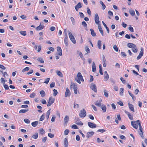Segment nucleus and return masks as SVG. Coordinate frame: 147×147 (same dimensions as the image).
<instances>
[{
	"label": "nucleus",
	"mask_w": 147,
	"mask_h": 147,
	"mask_svg": "<svg viewBox=\"0 0 147 147\" xmlns=\"http://www.w3.org/2000/svg\"><path fill=\"white\" fill-rule=\"evenodd\" d=\"M76 81L79 84H81L80 80L82 82H84V80L83 77L80 72H78L77 74V78H75Z\"/></svg>",
	"instance_id": "f257e3e1"
},
{
	"label": "nucleus",
	"mask_w": 147,
	"mask_h": 147,
	"mask_svg": "<svg viewBox=\"0 0 147 147\" xmlns=\"http://www.w3.org/2000/svg\"><path fill=\"white\" fill-rule=\"evenodd\" d=\"M68 32L70 40L74 44H76V41L74 36L69 31Z\"/></svg>",
	"instance_id": "f03ea898"
},
{
	"label": "nucleus",
	"mask_w": 147,
	"mask_h": 147,
	"mask_svg": "<svg viewBox=\"0 0 147 147\" xmlns=\"http://www.w3.org/2000/svg\"><path fill=\"white\" fill-rule=\"evenodd\" d=\"M86 114V112L84 109L81 110L80 112L79 115L80 117H85Z\"/></svg>",
	"instance_id": "7ed1b4c3"
},
{
	"label": "nucleus",
	"mask_w": 147,
	"mask_h": 147,
	"mask_svg": "<svg viewBox=\"0 0 147 147\" xmlns=\"http://www.w3.org/2000/svg\"><path fill=\"white\" fill-rule=\"evenodd\" d=\"M55 101V99L53 98L52 96L50 97L49 100V102H48L47 105V107H49L52 104H53Z\"/></svg>",
	"instance_id": "20e7f679"
},
{
	"label": "nucleus",
	"mask_w": 147,
	"mask_h": 147,
	"mask_svg": "<svg viewBox=\"0 0 147 147\" xmlns=\"http://www.w3.org/2000/svg\"><path fill=\"white\" fill-rule=\"evenodd\" d=\"M131 125L132 126L136 129H137L138 128V122H137V121H131Z\"/></svg>",
	"instance_id": "39448f33"
},
{
	"label": "nucleus",
	"mask_w": 147,
	"mask_h": 147,
	"mask_svg": "<svg viewBox=\"0 0 147 147\" xmlns=\"http://www.w3.org/2000/svg\"><path fill=\"white\" fill-rule=\"evenodd\" d=\"M140 51L139 54V55L137 57V60H139L142 57L143 55V51H144V49L142 47L140 49Z\"/></svg>",
	"instance_id": "423d86ee"
},
{
	"label": "nucleus",
	"mask_w": 147,
	"mask_h": 147,
	"mask_svg": "<svg viewBox=\"0 0 147 147\" xmlns=\"http://www.w3.org/2000/svg\"><path fill=\"white\" fill-rule=\"evenodd\" d=\"M71 88H73L75 94H77V93L78 88L77 86L75 85V84H72L71 85Z\"/></svg>",
	"instance_id": "0eeeda50"
},
{
	"label": "nucleus",
	"mask_w": 147,
	"mask_h": 147,
	"mask_svg": "<svg viewBox=\"0 0 147 147\" xmlns=\"http://www.w3.org/2000/svg\"><path fill=\"white\" fill-rule=\"evenodd\" d=\"M99 18L98 14L97 13H96L95 16L94 20L95 23L96 24L98 25H99V23L100 21H99Z\"/></svg>",
	"instance_id": "6e6552de"
},
{
	"label": "nucleus",
	"mask_w": 147,
	"mask_h": 147,
	"mask_svg": "<svg viewBox=\"0 0 147 147\" xmlns=\"http://www.w3.org/2000/svg\"><path fill=\"white\" fill-rule=\"evenodd\" d=\"M90 88L95 92H97L96 87V85L94 84L93 83H92L91 84V86Z\"/></svg>",
	"instance_id": "1a4fd4ad"
},
{
	"label": "nucleus",
	"mask_w": 147,
	"mask_h": 147,
	"mask_svg": "<svg viewBox=\"0 0 147 147\" xmlns=\"http://www.w3.org/2000/svg\"><path fill=\"white\" fill-rule=\"evenodd\" d=\"M88 124L89 127L91 128H95L96 126V124L90 122H88Z\"/></svg>",
	"instance_id": "9d476101"
},
{
	"label": "nucleus",
	"mask_w": 147,
	"mask_h": 147,
	"mask_svg": "<svg viewBox=\"0 0 147 147\" xmlns=\"http://www.w3.org/2000/svg\"><path fill=\"white\" fill-rule=\"evenodd\" d=\"M42 22L40 23V24L39 26H37L36 28V30L38 31L41 30H42L43 29L44 26H43L41 25Z\"/></svg>",
	"instance_id": "9b49d317"
},
{
	"label": "nucleus",
	"mask_w": 147,
	"mask_h": 147,
	"mask_svg": "<svg viewBox=\"0 0 147 147\" xmlns=\"http://www.w3.org/2000/svg\"><path fill=\"white\" fill-rule=\"evenodd\" d=\"M82 6L81 5V3L80 2L78 3V4L75 6V8L76 11H78V9L80 8H81Z\"/></svg>",
	"instance_id": "f8f14e48"
},
{
	"label": "nucleus",
	"mask_w": 147,
	"mask_h": 147,
	"mask_svg": "<svg viewBox=\"0 0 147 147\" xmlns=\"http://www.w3.org/2000/svg\"><path fill=\"white\" fill-rule=\"evenodd\" d=\"M69 120V117L67 115H66L64 118V124L65 125H66L68 123Z\"/></svg>",
	"instance_id": "ddd939ff"
},
{
	"label": "nucleus",
	"mask_w": 147,
	"mask_h": 147,
	"mask_svg": "<svg viewBox=\"0 0 147 147\" xmlns=\"http://www.w3.org/2000/svg\"><path fill=\"white\" fill-rule=\"evenodd\" d=\"M70 95V92L68 88L66 89V91L65 93V97H67L69 96Z\"/></svg>",
	"instance_id": "4468645a"
},
{
	"label": "nucleus",
	"mask_w": 147,
	"mask_h": 147,
	"mask_svg": "<svg viewBox=\"0 0 147 147\" xmlns=\"http://www.w3.org/2000/svg\"><path fill=\"white\" fill-rule=\"evenodd\" d=\"M102 101V100L101 99L99 100H97L94 103L95 105L98 106V107H100L101 106V102Z\"/></svg>",
	"instance_id": "2eb2a0df"
},
{
	"label": "nucleus",
	"mask_w": 147,
	"mask_h": 147,
	"mask_svg": "<svg viewBox=\"0 0 147 147\" xmlns=\"http://www.w3.org/2000/svg\"><path fill=\"white\" fill-rule=\"evenodd\" d=\"M94 134V132L92 131L88 132L86 134V137L87 138L91 137Z\"/></svg>",
	"instance_id": "dca6fc26"
},
{
	"label": "nucleus",
	"mask_w": 147,
	"mask_h": 147,
	"mask_svg": "<svg viewBox=\"0 0 147 147\" xmlns=\"http://www.w3.org/2000/svg\"><path fill=\"white\" fill-rule=\"evenodd\" d=\"M57 51L58 54L60 56H61L62 55V50L61 48L59 47H57Z\"/></svg>",
	"instance_id": "f3484780"
},
{
	"label": "nucleus",
	"mask_w": 147,
	"mask_h": 147,
	"mask_svg": "<svg viewBox=\"0 0 147 147\" xmlns=\"http://www.w3.org/2000/svg\"><path fill=\"white\" fill-rule=\"evenodd\" d=\"M63 145L64 147H68L67 139L66 138L64 139L63 141Z\"/></svg>",
	"instance_id": "a211bd4d"
},
{
	"label": "nucleus",
	"mask_w": 147,
	"mask_h": 147,
	"mask_svg": "<svg viewBox=\"0 0 147 147\" xmlns=\"http://www.w3.org/2000/svg\"><path fill=\"white\" fill-rule=\"evenodd\" d=\"M129 107V109L131 110V111L134 112V106L132 104L129 103L128 104Z\"/></svg>",
	"instance_id": "6ab92c4d"
},
{
	"label": "nucleus",
	"mask_w": 147,
	"mask_h": 147,
	"mask_svg": "<svg viewBox=\"0 0 147 147\" xmlns=\"http://www.w3.org/2000/svg\"><path fill=\"white\" fill-rule=\"evenodd\" d=\"M125 113L128 116L130 119L131 120L133 119V116L131 115L130 113L129 112L126 111H125Z\"/></svg>",
	"instance_id": "aec40b11"
},
{
	"label": "nucleus",
	"mask_w": 147,
	"mask_h": 147,
	"mask_svg": "<svg viewBox=\"0 0 147 147\" xmlns=\"http://www.w3.org/2000/svg\"><path fill=\"white\" fill-rule=\"evenodd\" d=\"M77 119V120L75 122V123L76 124L80 125H83V123L80 121L78 118Z\"/></svg>",
	"instance_id": "412c9836"
},
{
	"label": "nucleus",
	"mask_w": 147,
	"mask_h": 147,
	"mask_svg": "<svg viewBox=\"0 0 147 147\" xmlns=\"http://www.w3.org/2000/svg\"><path fill=\"white\" fill-rule=\"evenodd\" d=\"M98 28L101 35L102 36H103L104 35L103 31L100 24L98 25Z\"/></svg>",
	"instance_id": "4be33fe9"
},
{
	"label": "nucleus",
	"mask_w": 147,
	"mask_h": 147,
	"mask_svg": "<svg viewBox=\"0 0 147 147\" xmlns=\"http://www.w3.org/2000/svg\"><path fill=\"white\" fill-rule=\"evenodd\" d=\"M135 45L132 43H128L127 44V47L130 48H134L135 47Z\"/></svg>",
	"instance_id": "5701e85b"
},
{
	"label": "nucleus",
	"mask_w": 147,
	"mask_h": 147,
	"mask_svg": "<svg viewBox=\"0 0 147 147\" xmlns=\"http://www.w3.org/2000/svg\"><path fill=\"white\" fill-rule=\"evenodd\" d=\"M92 71L93 72H95L96 70L95 64L94 62H93L92 65Z\"/></svg>",
	"instance_id": "b1692460"
},
{
	"label": "nucleus",
	"mask_w": 147,
	"mask_h": 147,
	"mask_svg": "<svg viewBox=\"0 0 147 147\" xmlns=\"http://www.w3.org/2000/svg\"><path fill=\"white\" fill-rule=\"evenodd\" d=\"M101 108L104 113L106 112L107 108L106 106L104 105H102L101 106Z\"/></svg>",
	"instance_id": "393cba45"
},
{
	"label": "nucleus",
	"mask_w": 147,
	"mask_h": 147,
	"mask_svg": "<svg viewBox=\"0 0 147 147\" xmlns=\"http://www.w3.org/2000/svg\"><path fill=\"white\" fill-rule=\"evenodd\" d=\"M102 23L103 25H104V26L105 28H106V29L107 31V32L109 34V28L107 27V26L106 25V24L105 23V22L103 21H102Z\"/></svg>",
	"instance_id": "a878e982"
},
{
	"label": "nucleus",
	"mask_w": 147,
	"mask_h": 147,
	"mask_svg": "<svg viewBox=\"0 0 147 147\" xmlns=\"http://www.w3.org/2000/svg\"><path fill=\"white\" fill-rule=\"evenodd\" d=\"M137 121L138 122V125L140 131H143V129L141 124L140 121L139 120H137Z\"/></svg>",
	"instance_id": "bb28decb"
},
{
	"label": "nucleus",
	"mask_w": 147,
	"mask_h": 147,
	"mask_svg": "<svg viewBox=\"0 0 147 147\" xmlns=\"http://www.w3.org/2000/svg\"><path fill=\"white\" fill-rule=\"evenodd\" d=\"M129 94L130 96L132 98V99L133 100H135L136 99V97L134 96L133 94L130 91H128Z\"/></svg>",
	"instance_id": "cd10ccee"
},
{
	"label": "nucleus",
	"mask_w": 147,
	"mask_h": 147,
	"mask_svg": "<svg viewBox=\"0 0 147 147\" xmlns=\"http://www.w3.org/2000/svg\"><path fill=\"white\" fill-rule=\"evenodd\" d=\"M32 137L34 139H36L38 137V133L37 132L35 133L32 136Z\"/></svg>",
	"instance_id": "c85d7f7f"
},
{
	"label": "nucleus",
	"mask_w": 147,
	"mask_h": 147,
	"mask_svg": "<svg viewBox=\"0 0 147 147\" xmlns=\"http://www.w3.org/2000/svg\"><path fill=\"white\" fill-rule=\"evenodd\" d=\"M40 94L42 97H44L46 95L45 93L44 90H41L40 92Z\"/></svg>",
	"instance_id": "c756f323"
},
{
	"label": "nucleus",
	"mask_w": 147,
	"mask_h": 147,
	"mask_svg": "<svg viewBox=\"0 0 147 147\" xmlns=\"http://www.w3.org/2000/svg\"><path fill=\"white\" fill-rule=\"evenodd\" d=\"M38 121H35L32 122V123L31 125H32L34 127H36L37 125H38Z\"/></svg>",
	"instance_id": "7c9ffc66"
},
{
	"label": "nucleus",
	"mask_w": 147,
	"mask_h": 147,
	"mask_svg": "<svg viewBox=\"0 0 147 147\" xmlns=\"http://www.w3.org/2000/svg\"><path fill=\"white\" fill-rule=\"evenodd\" d=\"M91 31V34L93 36H96V33L94 32V30L92 29H90Z\"/></svg>",
	"instance_id": "2f4dec72"
},
{
	"label": "nucleus",
	"mask_w": 147,
	"mask_h": 147,
	"mask_svg": "<svg viewBox=\"0 0 147 147\" xmlns=\"http://www.w3.org/2000/svg\"><path fill=\"white\" fill-rule=\"evenodd\" d=\"M51 109H49L47 111L46 113V117L47 119H48L49 118V117L51 113Z\"/></svg>",
	"instance_id": "473e14b6"
},
{
	"label": "nucleus",
	"mask_w": 147,
	"mask_h": 147,
	"mask_svg": "<svg viewBox=\"0 0 147 147\" xmlns=\"http://www.w3.org/2000/svg\"><path fill=\"white\" fill-rule=\"evenodd\" d=\"M19 33L22 35L25 36L26 35V32L25 31H20Z\"/></svg>",
	"instance_id": "72a5a7b5"
},
{
	"label": "nucleus",
	"mask_w": 147,
	"mask_h": 147,
	"mask_svg": "<svg viewBox=\"0 0 147 147\" xmlns=\"http://www.w3.org/2000/svg\"><path fill=\"white\" fill-rule=\"evenodd\" d=\"M56 73L60 77H63V75L62 73L59 71H57Z\"/></svg>",
	"instance_id": "f704fd0d"
},
{
	"label": "nucleus",
	"mask_w": 147,
	"mask_h": 147,
	"mask_svg": "<svg viewBox=\"0 0 147 147\" xmlns=\"http://www.w3.org/2000/svg\"><path fill=\"white\" fill-rule=\"evenodd\" d=\"M28 111V109H21L19 111V113H24Z\"/></svg>",
	"instance_id": "c9c22d12"
},
{
	"label": "nucleus",
	"mask_w": 147,
	"mask_h": 147,
	"mask_svg": "<svg viewBox=\"0 0 147 147\" xmlns=\"http://www.w3.org/2000/svg\"><path fill=\"white\" fill-rule=\"evenodd\" d=\"M129 12L132 16H134L135 15V11L134 10L132 9H129Z\"/></svg>",
	"instance_id": "e433bc0d"
},
{
	"label": "nucleus",
	"mask_w": 147,
	"mask_h": 147,
	"mask_svg": "<svg viewBox=\"0 0 147 147\" xmlns=\"http://www.w3.org/2000/svg\"><path fill=\"white\" fill-rule=\"evenodd\" d=\"M104 93L105 97H109V93L107 90H104Z\"/></svg>",
	"instance_id": "4c0bfd02"
},
{
	"label": "nucleus",
	"mask_w": 147,
	"mask_h": 147,
	"mask_svg": "<svg viewBox=\"0 0 147 147\" xmlns=\"http://www.w3.org/2000/svg\"><path fill=\"white\" fill-rule=\"evenodd\" d=\"M109 78V76L108 74H105L104 75V80L105 81H107Z\"/></svg>",
	"instance_id": "58836bf2"
},
{
	"label": "nucleus",
	"mask_w": 147,
	"mask_h": 147,
	"mask_svg": "<svg viewBox=\"0 0 147 147\" xmlns=\"http://www.w3.org/2000/svg\"><path fill=\"white\" fill-rule=\"evenodd\" d=\"M132 51L134 53H137V52L138 49L136 45H135V47L132 48Z\"/></svg>",
	"instance_id": "ea45409f"
},
{
	"label": "nucleus",
	"mask_w": 147,
	"mask_h": 147,
	"mask_svg": "<svg viewBox=\"0 0 147 147\" xmlns=\"http://www.w3.org/2000/svg\"><path fill=\"white\" fill-rule=\"evenodd\" d=\"M98 48L100 49H101V41L100 40H98Z\"/></svg>",
	"instance_id": "a19ab883"
},
{
	"label": "nucleus",
	"mask_w": 147,
	"mask_h": 147,
	"mask_svg": "<svg viewBox=\"0 0 147 147\" xmlns=\"http://www.w3.org/2000/svg\"><path fill=\"white\" fill-rule=\"evenodd\" d=\"M100 3L102 5V9L103 10L105 9L106 8V6H105V5L103 3L102 1H100Z\"/></svg>",
	"instance_id": "79ce46f5"
},
{
	"label": "nucleus",
	"mask_w": 147,
	"mask_h": 147,
	"mask_svg": "<svg viewBox=\"0 0 147 147\" xmlns=\"http://www.w3.org/2000/svg\"><path fill=\"white\" fill-rule=\"evenodd\" d=\"M39 132L41 134H43L45 133V131L43 129H41L39 130Z\"/></svg>",
	"instance_id": "37998d69"
},
{
	"label": "nucleus",
	"mask_w": 147,
	"mask_h": 147,
	"mask_svg": "<svg viewBox=\"0 0 147 147\" xmlns=\"http://www.w3.org/2000/svg\"><path fill=\"white\" fill-rule=\"evenodd\" d=\"M37 107L38 109H40V110H38V111L39 112H40L41 113H42V111L41 110L42 108V107L40 106H39V105H38L37 106Z\"/></svg>",
	"instance_id": "c03bdc74"
},
{
	"label": "nucleus",
	"mask_w": 147,
	"mask_h": 147,
	"mask_svg": "<svg viewBox=\"0 0 147 147\" xmlns=\"http://www.w3.org/2000/svg\"><path fill=\"white\" fill-rule=\"evenodd\" d=\"M124 89L123 88H121L120 89V94L121 96H122L123 95V93L124 92Z\"/></svg>",
	"instance_id": "a18cd8bd"
},
{
	"label": "nucleus",
	"mask_w": 147,
	"mask_h": 147,
	"mask_svg": "<svg viewBox=\"0 0 147 147\" xmlns=\"http://www.w3.org/2000/svg\"><path fill=\"white\" fill-rule=\"evenodd\" d=\"M30 69L29 67H26L25 68H24L22 70V72H24L25 71H28Z\"/></svg>",
	"instance_id": "49530a36"
},
{
	"label": "nucleus",
	"mask_w": 147,
	"mask_h": 147,
	"mask_svg": "<svg viewBox=\"0 0 147 147\" xmlns=\"http://www.w3.org/2000/svg\"><path fill=\"white\" fill-rule=\"evenodd\" d=\"M37 60L41 63H44V61L43 59L41 58H39L37 59Z\"/></svg>",
	"instance_id": "de8ad7c7"
},
{
	"label": "nucleus",
	"mask_w": 147,
	"mask_h": 147,
	"mask_svg": "<svg viewBox=\"0 0 147 147\" xmlns=\"http://www.w3.org/2000/svg\"><path fill=\"white\" fill-rule=\"evenodd\" d=\"M24 122L27 124H29L30 123V121L28 119H25L24 120Z\"/></svg>",
	"instance_id": "09e8293b"
},
{
	"label": "nucleus",
	"mask_w": 147,
	"mask_h": 147,
	"mask_svg": "<svg viewBox=\"0 0 147 147\" xmlns=\"http://www.w3.org/2000/svg\"><path fill=\"white\" fill-rule=\"evenodd\" d=\"M50 78H47L45 79V81L44 82V83L46 84H48L50 80Z\"/></svg>",
	"instance_id": "8fccbe9b"
},
{
	"label": "nucleus",
	"mask_w": 147,
	"mask_h": 147,
	"mask_svg": "<svg viewBox=\"0 0 147 147\" xmlns=\"http://www.w3.org/2000/svg\"><path fill=\"white\" fill-rule=\"evenodd\" d=\"M113 48L114 49V50L116 51L117 52L118 51V48L117 47L116 45H114L113 47Z\"/></svg>",
	"instance_id": "3c124183"
},
{
	"label": "nucleus",
	"mask_w": 147,
	"mask_h": 147,
	"mask_svg": "<svg viewBox=\"0 0 147 147\" xmlns=\"http://www.w3.org/2000/svg\"><path fill=\"white\" fill-rule=\"evenodd\" d=\"M68 39H64V42L66 46H67L68 45Z\"/></svg>",
	"instance_id": "603ef678"
},
{
	"label": "nucleus",
	"mask_w": 147,
	"mask_h": 147,
	"mask_svg": "<svg viewBox=\"0 0 147 147\" xmlns=\"http://www.w3.org/2000/svg\"><path fill=\"white\" fill-rule=\"evenodd\" d=\"M70 20L72 22V24L74 25L75 23V21L74 18L73 17H71L70 18Z\"/></svg>",
	"instance_id": "864d4df0"
},
{
	"label": "nucleus",
	"mask_w": 147,
	"mask_h": 147,
	"mask_svg": "<svg viewBox=\"0 0 147 147\" xmlns=\"http://www.w3.org/2000/svg\"><path fill=\"white\" fill-rule=\"evenodd\" d=\"M48 136L49 137H50L51 138H53L54 136V135L53 134H51V133H49L48 134Z\"/></svg>",
	"instance_id": "5fc2aeb1"
},
{
	"label": "nucleus",
	"mask_w": 147,
	"mask_h": 147,
	"mask_svg": "<svg viewBox=\"0 0 147 147\" xmlns=\"http://www.w3.org/2000/svg\"><path fill=\"white\" fill-rule=\"evenodd\" d=\"M53 95L55 96L57 94L58 92L57 90L55 89H53Z\"/></svg>",
	"instance_id": "6e6d98bb"
},
{
	"label": "nucleus",
	"mask_w": 147,
	"mask_h": 147,
	"mask_svg": "<svg viewBox=\"0 0 147 147\" xmlns=\"http://www.w3.org/2000/svg\"><path fill=\"white\" fill-rule=\"evenodd\" d=\"M82 24L84 27H86L87 26V24L85 21L82 22Z\"/></svg>",
	"instance_id": "4d7b16f0"
},
{
	"label": "nucleus",
	"mask_w": 147,
	"mask_h": 147,
	"mask_svg": "<svg viewBox=\"0 0 147 147\" xmlns=\"http://www.w3.org/2000/svg\"><path fill=\"white\" fill-rule=\"evenodd\" d=\"M35 95L36 94L34 92H33L30 94V97L31 98H34Z\"/></svg>",
	"instance_id": "13d9d810"
},
{
	"label": "nucleus",
	"mask_w": 147,
	"mask_h": 147,
	"mask_svg": "<svg viewBox=\"0 0 147 147\" xmlns=\"http://www.w3.org/2000/svg\"><path fill=\"white\" fill-rule=\"evenodd\" d=\"M1 81L2 83H3V84H5V82L7 81V80L5 81L4 78H1Z\"/></svg>",
	"instance_id": "bf43d9fd"
},
{
	"label": "nucleus",
	"mask_w": 147,
	"mask_h": 147,
	"mask_svg": "<svg viewBox=\"0 0 147 147\" xmlns=\"http://www.w3.org/2000/svg\"><path fill=\"white\" fill-rule=\"evenodd\" d=\"M85 51H86L87 53H89L90 52V50L89 48L87 46L85 47Z\"/></svg>",
	"instance_id": "052dcab7"
},
{
	"label": "nucleus",
	"mask_w": 147,
	"mask_h": 147,
	"mask_svg": "<svg viewBox=\"0 0 147 147\" xmlns=\"http://www.w3.org/2000/svg\"><path fill=\"white\" fill-rule=\"evenodd\" d=\"M69 132V130L68 129H66L64 132V135L65 136L67 135Z\"/></svg>",
	"instance_id": "680f3d73"
},
{
	"label": "nucleus",
	"mask_w": 147,
	"mask_h": 147,
	"mask_svg": "<svg viewBox=\"0 0 147 147\" xmlns=\"http://www.w3.org/2000/svg\"><path fill=\"white\" fill-rule=\"evenodd\" d=\"M3 86L5 90H9V86L7 84H4Z\"/></svg>",
	"instance_id": "e2e57ef3"
},
{
	"label": "nucleus",
	"mask_w": 147,
	"mask_h": 147,
	"mask_svg": "<svg viewBox=\"0 0 147 147\" xmlns=\"http://www.w3.org/2000/svg\"><path fill=\"white\" fill-rule=\"evenodd\" d=\"M87 12L88 14L89 15H90L91 14V11L88 7L87 8Z\"/></svg>",
	"instance_id": "0e129e2a"
},
{
	"label": "nucleus",
	"mask_w": 147,
	"mask_h": 147,
	"mask_svg": "<svg viewBox=\"0 0 147 147\" xmlns=\"http://www.w3.org/2000/svg\"><path fill=\"white\" fill-rule=\"evenodd\" d=\"M55 86V83L54 82H52L50 84V86L51 88L54 87Z\"/></svg>",
	"instance_id": "69168bd1"
},
{
	"label": "nucleus",
	"mask_w": 147,
	"mask_h": 147,
	"mask_svg": "<svg viewBox=\"0 0 147 147\" xmlns=\"http://www.w3.org/2000/svg\"><path fill=\"white\" fill-rule=\"evenodd\" d=\"M139 133L141 137L143 139L144 138V137L143 135V131H140L139 132Z\"/></svg>",
	"instance_id": "338daca9"
},
{
	"label": "nucleus",
	"mask_w": 147,
	"mask_h": 147,
	"mask_svg": "<svg viewBox=\"0 0 147 147\" xmlns=\"http://www.w3.org/2000/svg\"><path fill=\"white\" fill-rule=\"evenodd\" d=\"M44 118H45V116L44 115H43V114L40 117V119H39V121H43V120H44Z\"/></svg>",
	"instance_id": "774afa93"
}]
</instances>
